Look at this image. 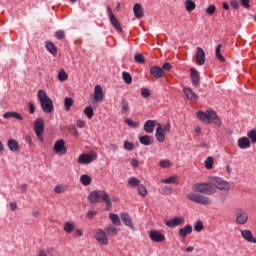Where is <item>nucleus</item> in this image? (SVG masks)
I'll return each instance as SVG.
<instances>
[{"label":"nucleus","mask_w":256,"mask_h":256,"mask_svg":"<svg viewBox=\"0 0 256 256\" xmlns=\"http://www.w3.org/2000/svg\"><path fill=\"white\" fill-rule=\"evenodd\" d=\"M90 203H101L103 201L106 205V211H111L113 204L109 194L105 190H94L88 196Z\"/></svg>","instance_id":"obj_1"},{"label":"nucleus","mask_w":256,"mask_h":256,"mask_svg":"<svg viewBox=\"0 0 256 256\" xmlns=\"http://www.w3.org/2000/svg\"><path fill=\"white\" fill-rule=\"evenodd\" d=\"M197 117L200 121H203L204 123H214V125H218V127H221V119H219L217 112L213 110H207L206 112L199 111L197 112Z\"/></svg>","instance_id":"obj_2"},{"label":"nucleus","mask_w":256,"mask_h":256,"mask_svg":"<svg viewBox=\"0 0 256 256\" xmlns=\"http://www.w3.org/2000/svg\"><path fill=\"white\" fill-rule=\"evenodd\" d=\"M37 97L40 101L42 111H44L47 114L53 113V111H55V107L53 106V100L49 98L45 91L39 90L37 93Z\"/></svg>","instance_id":"obj_3"},{"label":"nucleus","mask_w":256,"mask_h":256,"mask_svg":"<svg viewBox=\"0 0 256 256\" xmlns=\"http://www.w3.org/2000/svg\"><path fill=\"white\" fill-rule=\"evenodd\" d=\"M196 193H202V195H215L217 189L208 183H196L192 187Z\"/></svg>","instance_id":"obj_4"},{"label":"nucleus","mask_w":256,"mask_h":256,"mask_svg":"<svg viewBox=\"0 0 256 256\" xmlns=\"http://www.w3.org/2000/svg\"><path fill=\"white\" fill-rule=\"evenodd\" d=\"M186 197L192 203H198L199 205H211L213 203L211 198L197 193H189Z\"/></svg>","instance_id":"obj_5"},{"label":"nucleus","mask_w":256,"mask_h":256,"mask_svg":"<svg viewBox=\"0 0 256 256\" xmlns=\"http://www.w3.org/2000/svg\"><path fill=\"white\" fill-rule=\"evenodd\" d=\"M34 132L37 136L38 141L43 143V133H45V121L43 118H36L34 121Z\"/></svg>","instance_id":"obj_6"},{"label":"nucleus","mask_w":256,"mask_h":256,"mask_svg":"<svg viewBox=\"0 0 256 256\" xmlns=\"http://www.w3.org/2000/svg\"><path fill=\"white\" fill-rule=\"evenodd\" d=\"M167 133H171V123H167L166 125L158 124L156 129V139L159 143H163L165 141V135Z\"/></svg>","instance_id":"obj_7"},{"label":"nucleus","mask_w":256,"mask_h":256,"mask_svg":"<svg viewBox=\"0 0 256 256\" xmlns=\"http://www.w3.org/2000/svg\"><path fill=\"white\" fill-rule=\"evenodd\" d=\"M94 237L100 245H109V238H107V232L103 229H96L94 231Z\"/></svg>","instance_id":"obj_8"},{"label":"nucleus","mask_w":256,"mask_h":256,"mask_svg":"<svg viewBox=\"0 0 256 256\" xmlns=\"http://www.w3.org/2000/svg\"><path fill=\"white\" fill-rule=\"evenodd\" d=\"M212 183L214 187H216L217 189H220L221 191H229L231 189L229 182L221 179L220 177H213Z\"/></svg>","instance_id":"obj_9"},{"label":"nucleus","mask_w":256,"mask_h":256,"mask_svg":"<svg viewBox=\"0 0 256 256\" xmlns=\"http://www.w3.org/2000/svg\"><path fill=\"white\" fill-rule=\"evenodd\" d=\"M249 220V214L243 209L236 210V223L238 225H245Z\"/></svg>","instance_id":"obj_10"},{"label":"nucleus","mask_w":256,"mask_h":256,"mask_svg":"<svg viewBox=\"0 0 256 256\" xmlns=\"http://www.w3.org/2000/svg\"><path fill=\"white\" fill-rule=\"evenodd\" d=\"M190 79L193 87H199L201 85V74L195 68H190Z\"/></svg>","instance_id":"obj_11"},{"label":"nucleus","mask_w":256,"mask_h":256,"mask_svg":"<svg viewBox=\"0 0 256 256\" xmlns=\"http://www.w3.org/2000/svg\"><path fill=\"white\" fill-rule=\"evenodd\" d=\"M54 151L60 155H67V147H65L64 139H59L55 142Z\"/></svg>","instance_id":"obj_12"},{"label":"nucleus","mask_w":256,"mask_h":256,"mask_svg":"<svg viewBox=\"0 0 256 256\" xmlns=\"http://www.w3.org/2000/svg\"><path fill=\"white\" fill-rule=\"evenodd\" d=\"M95 159H97V155L81 154L78 158V163H80V165H89L90 163H93Z\"/></svg>","instance_id":"obj_13"},{"label":"nucleus","mask_w":256,"mask_h":256,"mask_svg":"<svg viewBox=\"0 0 256 256\" xmlns=\"http://www.w3.org/2000/svg\"><path fill=\"white\" fill-rule=\"evenodd\" d=\"M185 223V218L183 217H174L165 222L166 227L174 228L179 227V225H183Z\"/></svg>","instance_id":"obj_14"},{"label":"nucleus","mask_w":256,"mask_h":256,"mask_svg":"<svg viewBox=\"0 0 256 256\" xmlns=\"http://www.w3.org/2000/svg\"><path fill=\"white\" fill-rule=\"evenodd\" d=\"M149 237L151 241H154L155 243H163V241H165V235L157 230H152L149 234Z\"/></svg>","instance_id":"obj_15"},{"label":"nucleus","mask_w":256,"mask_h":256,"mask_svg":"<svg viewBox=\"0 0 256 256\" xmlns=\"http://www.w3.org/2000/svg\"><path fill=\"white\" fill-rule=\"evenodd\" d=\"M183 93L188 99V101H192V103H195L199 99V96H197V93L191 89V87H186L183 89Z\"/></svg>","instance_id":"obj_16"},{"label":"nucleus","mask_w":256,"mask_h":256,"mask_svg":"<svg viewBox=\"0 0 256 256\" xmlns=\"http://www.w3.org/2000/svg\"><path fill=\"white\" fill-rule=\"evenodd\" d=\"M105 98V94L103 93V88L99 85H96L94 88V100L95 103H101Z\"/></svg>","instance_id":"obj_17"},{"label":"nucleus","mask_w":256,"mask_h":256,"mask_svg":"<svg viewBox=\"0 0 256 256\" xmlns=\"http://www.w3.org/2000/svg\"><path fill=\"white\" fill-rule=\"evenodd\" d=\"M150 75L155 77V79H162V77H165V72L163 71V68L159 66H153L150 68Z\"/></svg>","instance_id":"obj_18"},{"label":"nucleus","mask_w":256,"mask_h":256,"mask_svg":"<svg viewBox=\"0 0 256 256\" xmlns=\"http://www.w3.org/2000/svg\"><path fill=\"white\" fill-rule=\"evenodd\" d=\"M120 219L123 221L124 225L126 227H130V229H133L135 231V226L133 225V221L131 220V216H129V213L123 212L120 214Z\"/></svg>","instance_id":"obj_19"},{"label":"nucleus","mask_w":256,"mask_h":256,"mask_svg":"<svg viewBox=\"0 0 256 256\" xmlns=\"http://www.w3.org/2000/svg\"><path fill=\"white\" fill-rule=\"evenodd\" d=\"M196 63L197 65H205V50L201 47L196 48Z\"/></svg>","instance_id":"obj_20"},{"label":"nucleus","mask_w":256,"mask_h":256,"mask_svg":"<svg viewBox=\"0 0 256 256\" xmlns=\"http://www.w3.org/2000/svg\"><path fill=\"white\" fill-rule=\"evenodd\" d=\"M241 235L248 243H256V239L250 230H241Z\"/></svg>","instance_id":"obj_21"},{"label":"nucleus","mask_w":256,"mask_h":256,"mask_svg":"<svg viewBox=\"0 0 256 256\" xmlns=\"http://www.w3.org/2000/svg\"><path fill=\"white\" fill-rule=\"evenodd\" d=\"M192 233H193V226L188 224L179 230V237H181L182 239H185L187 235H191Z\"/></svg>","instance_id":"obj_22"},{"label":"nucleus","mask_w":256,"mask_h":256,"mask_svg":"<svg viewBox=\"0 0 256 256\" xmlns=\"http://www.w3.org/2000/svg\"><path fill=\"white\" fill-rule=\"evenodd\" d=\"M133 12H134V17H136V19H141V17L145 15V13L143 12V6H141V4L139 3L134 4Z\"/></svg>","instance_id":"obj_23"},{"label":"nucleus","mask_w":256,"mask_h":256,"mask_svg":"<svg viewBox=\"0 0 256 256\" xmlns=\"http://www.w3.org/2000/svg\"><path fill=\"white\" fill-rule=\"evenodd\" d=\"M239 149H249L251 147V140L247 137H242L238 140Z\"/></svg>","instance_id":"obj_24"},{"label":"nucleus","mask_w":256,"mask_h":256,"mask_svg":"<svg viewBox=\"0 0 256 256\" xmlns=\"http://www.w3.org/2000/svg\"><path fill=\"white\" fill-rule=\"evenodd\" d=\"M144 131L145 133H153L155 131V120H147L144 123Z\"/></svg>","instance_id":"obj_25"},{"label":"nucleus","mask_w":256,"mask_h":256,"mask_svg":"<svg viewBox=\"0 0 256 256\" xmlns=\"http://www.w3.org/2000/svg\"><path fill=\"white\" fill-rule=\"evenodd\" d=\"M4 119H17V121H23V116L17 112H6L3 115Z\"/></svg>","instance_id":"obj_26"},{"label":"nucleus","mask_w":256,"mask_h":256,"mask_svg":"<svg viewBox=\"0 0 256 256\" xmlns=\"http://www.w3.org/2000/svg\"><path fill=\"white\" fill-rule=\"evenodd\" d=\"M8 148L12 153H15L16 151H19V142L15 139H9L7 142Z\"/></svg>","instance_id":"obj_27"},{"label":"nucleus","mask_w":256,"mask_h":256,"mask_svg":"<svg viewBox=\"0 0 256 256\" xmlns=\"http://www.w3.org/2000/svg\"><path fill=\"white\" fill-rule=\"evenodd\" d=\"M104 231H105V233L108 235V236H110V237H115L116 235H117V233H119L118 232V230H117V228L115 227V226H113V225H107L105 228H104Z\"/></svg>","instance_id":"obj_28"},{"label":"nucleus","mask_w":256,"mask_h":256,"mask_svg":"<svg viewBox=\"0 0 256 256\" xmlns=\"http://www.w3.org/2000/svg\"><path fill=\"white\" fill-rule=\"evenodd\" d=\"M110 23L118 33H123V28L121 27V23H119L117 17L112 16V18H110Z\"/></svg>","instance_id":"obj_29"},{"label":"nucleus","mask_w":256,"mask_h":256,"mask_svg":"<svg viewBox=\"0 0 256 256\" xmlns=\"http://www.w3.org/2000/svg\"><path fill=\"white\" fill-rule=\"evenodd\" d=\"M45 47L47 49L48 52L51 53V55H57V46H55V44L51 41H46L45 43Z\"/></svg>","instance_id":"obj_30"},{"label":"nucleus","mask_w":256,"mask_h":256,"mask_svg":"<svg viewBox=\"0 0 256 256\" xmlns=\"http://www.w3.org/2000/svg\"><path fill=\"white\" fill-rule=\"evenodd\" d=\"M109 219L112 221V224L115 225L116 227H121V218H119V215L115 213H110L109 214Z\"/></svg>","instance_id":"obj_31"},{"label":"nucleus","mask_w":256,"mask_h":256,"mask_svg":"<svg viewBox=\"0 0 256 256\" xmlns=\"http://www.w3.org/2000/svg\"><path fill=\"white\" fill-rule=\"evenodd\" d=\"M63 229H64L65 233L71 234V233H73V231H75V223L65 222Z\"/></svg>","instance_id":"obj_32"},{"label":"nucleus","mask_w":256,"mask_h":256,"mask_svg":"<svg viewBox=\"0 0 256 256\" xmlns=\"http://www.w3.org/2000/svg\"><path fill=\"white\" fill-rule=\"evenodd\" d=\"M139 141L142 145H152L153 144V140L151 139V136H149V135L141 136L139 138Z\"/></svg>","instance_id":"obj_33"},{"label":"nucleus","mask_w":256,"mask_h":256,"mask_svg":"<svg viewBox=\"0 0 256 256\" xmlns=\"http://www.w3.org/2000/svg\"><path fill=\"white\" fill-rule=\"evenodd\" d=\"M223 47V44H218L215 50L216 58H218L221 63H225V57L221 55V49Z\"/></svg>","instance_id":"obj_34"},{"label":"nucleus","mask_w":256,"mask_h":256,"mask_svg":"<svg viewBox=\"0 0 256 256\" xmlns=\"http://www.w3.org/2000/svg\"><path fill=\"white\" fill-rule=\"evenodd\" d=\"M122 79L126 83V85H131V83H133V77L129 72H122Z\"/></svg>","instance_id":"obj_35"},{"label":"nucleus","mask_w":256,"mask_h":256,"mask_svg":"<svg viewBox=\"0 0 256 256\" xmlns=\"http://www.w3.org/2000/svg\"><path fill=\"white\" fill-rule=\"evenodd\" d=\"M185 5L186 11H188V13H191V11H195V8L197 7V4H195L193 0H187Z\"/></svg>","instance_id":"obj_36"},{"label":"nucleus","mask_w":256,"mask_h":256,"mask_svg":"<svg viewBox=\"0 0 256 256\" xmlns=\"http://www.w3.org/2000/svg\"><path fill=\"white\" fill-rule=\"evenodd\" d=\"M128 185H130V187H139V185H141V180L136 177H131L128 180Z\"/></svg>","instance_id":"obj_37"},{"label":"nucleus","mask_w":256,"mask_h":256,"mask_svg":"<svg viewBox=\"0 0 256 256\" xmlns=\"http://www.w3.org/2000/svg\"><path fill=\"white\" fill-rule=\"evenodd\" d=\"M73 103H74V101H73V98H71V97H66L64 99V106H65L66 111H70L71 107H73Z\"/></svg>","instance_id":"obj_38"},{"label":"nucleus","mask_w":256,"mask_h":256,"mask_svg":"<svg viewBox=\"0 0 256 256\" xmlns=\"http://www.w3.org/2000/svg\"><path fill=\"white\" fill-rule=\"evenodd\" d=\"M80 182L85 186L91 185V177L87 174H84L80 177Z\"/></svg>","instance_id":"obj_39"},{"label":"nucleus","mask_w":256,"mask_h":256,"mask_svg":"<svg viewBox=\"0 0 256 256\" xmlns=\"http://www.w3.org/2000/svg\"><path fill=\"white\" fill-rule=\"evenodd\" d=\"M84 115H86V117H88V119H93V116L95 115L94 111H93V107L88 106L84 109Z\"/></svg>","instance_id":"obj_40"},{"label":"nucleus","mask_w":256,"mask_h":256,"mask_svg":"<svg viewBox=\"0 0 256 256\" xmlns=\"http://www.w3.org/2000/svg\"><path fill=\"white\" fill-rule=\"evenodd\" d=\"M58 79L61 82L67 81V79H69V75L67 74V72H65V70H60L58 73Z\"/></svg>","instance_id":"obj_41"},{"label":"nucleus","mask_w":256,"mask_h":256,"mask_svg":"<svg viewBox=\"0 0 256 256\" xmlns=\"http://www.w3.org/2000/svg\"><path fill=\"white\" fill-rule=\"evenodd\" d=\"M177 176H170L166 179H162L161 183H165L166 185H169L171 183H177Z\"/></svg>","instance_id":"obj_42"},{"label":"nucleus","mask_w":256,"mask_h":256,"mask_svg":"<svg viewBox=\"0 0 256 256\" xmlns=\"http://www.w3.org/2000/svg\"><path fill=\"white\" fill-rule=\"evenodd\" d=\"M137 189L141 197H147V188L143 184L138 185Z\"/></svg>","instance_id":"obj_43"},{"label":"nucleus","mask_w":256,"mask_h":256,"mask_svg":"<svg viewBox=\"0 0 256 256\" xmlns=\"http://www.w3.org/2000/svg\"><path fill=\"white\" fill-rule=\"evenodd\" d=\"M121 109L122 113H129V102H127L125 99L121 100Z\"/></svg>","instance_id":"obj_44"},{"label":"nucleus","mask_w":256,"mask_h":256,"mask_svg":"<svg viewBox=\"0 0 256 256\" xmlns=\"http://www.w3.org/2000/svg\"><path fill=\"white\" fill-rule=\"evenodd\" d=\"M247 136L250 138L251 143L255 145L256 143V129H252L247 133Z\"/></svg>","instance_id":"obj_45"},{"label":"nucleus","mask_w":256,"mask_h":256,"mask_svg":"<svg viewBox=\"0 0 256 256\" xmlns=\"http://www.w3.org/2000/svg\"><path fill=\"white\" fill-rule=\"evenodd\" d=\"M159 165L160 167H162V169H169V167L173 166V164L169 160H161L159 162Z\"/></svg>","instance_id":"obj_46"},{"label":"nucleus","mask_w":256,"mask_h":256,"mask_svg":"<svg viewBox=\"0 0 256 256\" xmlns=\"http://www.w3.org/2000/svg\"><path fill=\"white\" fill-rule=\"evenodd\" d=\"M125 123L129 127H132V129H137V127H139V122H135V121H133L131 119H125Z\"/></svg>","instance_id":"obj_47"},{"label":"nucleus","mask_w":256,"mask_h":256,"mask_svg":"<svg viewBox=\"0 0 256 256\" xmlns=\"http://www.w3.org/2000/svg\"><path fill=\"white\" fill-rule=\"evenodd\" d=\"M205 229V226H203V222L201 220H198L194 226V231H197V233L203 231Z\"/></svg>","instance_id":"obj_48"},{"label":"nucleus","mask_w":256,"mask_h":256,"mask_svg":"<svg viewBox=\"0 0 256 256\" xmlns=\"http://www.w3.org/2000/svg\"><path fill=\"white\" fill-rule=\"evenodd\" d=\"M54 36L56 37V39H58L59 41H63V39H65V31L63 30H57L54 34Z\"/></svg>","instance_id":"obj_49"},{"label":"nucleus","mask_w":256,"mask_h":256,"mask_svg":"<svg viewBox=\"0 0 256 256\" xmlns=\"http://www.w3.org/2000/svg\"><path fill=\"white\" fill-rule=\"evenodd\" d=\"M135 63H140V65H143L145 63V57L141 54H136L134 56Z\"/></svg>","instance_id":"obj_50"},{"label":"nucleus","mask_w":256,"mask_h":256,"mask_svg":"<svg viewBox=\"0 0 256 256\" xmlns=\"http://www.w3.org/2000/svg\"><path fill=\"white\" fill-rule=\"evenodd\" d=\"M124 149H126V151H133V149H135V144L126 140L124 142Z\"/></svg>","instance_id":"obj_51"},{"label":"nucleus","mask_w":256,"mask_h":256,"mask_svg":"<svg viewBox=\"0 0 256 256\" xmlns=\"http://www.w3.org/2000/svg\"><path fill=\"white\" fill-rule=\"evenodd\" d=\"M141 95L144 97V99H149V97H151V91H149L148 88H142Z\"/></svg>","instance_id":"obj_52"},{"label":"nucleus","mask_w":256,"mask_h":256,"mask_svg":"<svg viewBox=\"0 0 256 256\" xmlns=\"http://www.w3.org/2000/svg\"><path fill=\"white\" fill-rule=\"evenodd\" d=\"M206 169H213V157L209 156L205 161Z\"/></svg>","instance_id":"obj_53"},{"label":"nucleus","mask_w":256,"mask_h":256,"mask_svg":"<svg viewBox=\"0 0 256 256\" xmlns=\"http://www.w3.org/2000/svg\"><path fill=\"white\" fill-rule=\"evenodd\" d=\"M215 11H217V7H215V5H210L206 8L207 15H214Z\"/></svg>","instance_id":"obj_54"},{"label":"nucleus","mask_w":256,"mask_h":256,"mask_svg":"<svg viewBox=\"0 0 256 256\" xmlns=\"http://www.w3.org/2000/svg\"><path fill=\"white\" fill-rule=\"evenodd\" d=\"M171 69H173V66L169 62H166L162 65V70L163 71H171Z\"/></svg>","instance_id":"obj_55"},{"label":"nucleus","mask_w":256,"mask_h":256,"mask_svg":"<svg viewBox=\"0 0 256 256\" xmlns=\"http://www.w3.org/2000/svg\"><path fill=\"white\" fill-rule=\"evenodd\" d=\"M163 193L165 195H171V193H173V188L171 186H165L163 188Z\"/></svg>","instance_id":"obj_56"},{"label":"nucleus","mask_w":256,"mask_h":256,"mask_svg":"<svg viewBox=\"0 0 256 256\" xmlns=\"http://www.w3.org/2000/svg\"><path fill=\"white\" fill-rule=\"evenodd\" d=\"M95 215H97V211L89 210V211L86 213L87 219H93V217H95Z\"/></svg>","instance_id":"obj_57"},{"label":"nucleus","mask_w":256,"mask_h":256,"mask_svg":"<svg viewBox=\"0 0 256 256\" xmlns=\"http://www.w3.org/2000/svg\"><path fill=\"white\" fill-rule=\"evenodd\" d=\"M240 3L242 5V7H244V9H249V7H251L249 5V0H240Z\"/></svg>","instance_id":"obj_58"},{"label":"nucleus","mask_w":256,"mask_h":256,"mask_svg":"<svg viewBox=\"0 0 256 256\" xmlns=\"http://www.w3.org/2000/svg\"><path fill=\"white\" fill-rule=\"evenodd\" d=\"M230 7H232V9H239V2L232 0L230 2Z\"/></svg>","instance_id":"obj_59"},{"label":"nucleus","mask_w":256,"mask_h":256,"mask_svg":"<svg viewBox=\"0 0 256 256\" xmlns=\"http://www.w3.org/2000/svg\"><path fill=\"white\" fill-rule=\"evenodd\" d=\"M29 113L30 115H33V113H35V105L33 104V102H29Z\"/></svg>","instance_id":"obj_60"},{"label":"nucleus","mask_w":256,"mask_h":256,"mask_svg":"<svg viewBox=\"0 0 256 256\" xmlns=\"http://www.w3.org/2000/svg\"><path fill=\"white\" fill-rule=\"evenodd\" d=\"M54 191L55 193H63V191H65V189L60 186V185H57L55 188H54Z\"/></svg>","instance_id":"obj_61"},{"label":"nucleus","mask_w":256,"mask_h":256,"mask_svg":"<svg viewBox=\"0 0 256 256\" xmlns=\"http://www.w3.org/2000/svg\"><path fill=\"white\" fill-rule=\"evenodd\" d=\"M76 125L79 127V129H83V127H85V121L77 120Z\"/></svg>","instance_id":"obj_62"},{"label":"nucleus","mask_w":256,"mask_h":256,"mask_svg":"<svg viewBox=\"0 0 256 256\" xmlns=\"http://www.w3.org/2000/svg\"><path fill=\"white\" fill-rule=\"evenodd\" d=\"M130 165H132V167H139V160L136 158L132 159Z\"/></svg>","instance_id":"obj_63"},{"label":"nucleus","mask_w":256,"mask_h":256,"mask_svg":"<svg viewBox=\"0 0 256 256\" xmlns=\"http://www.w3.org/2000/svg\"><path fill=\"white\" fill-rule=\"evenodd\" d=\"M37 256H47V251L45 249H40Z\"/></svg>","instance_id":"obj_64"}]
</instances>
